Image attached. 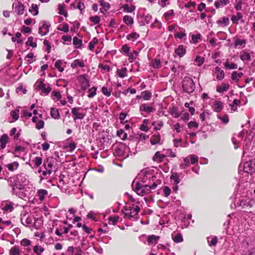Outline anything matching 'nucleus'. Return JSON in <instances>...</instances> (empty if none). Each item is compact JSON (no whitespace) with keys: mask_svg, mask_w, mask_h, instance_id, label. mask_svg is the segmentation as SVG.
<instances>
[{"mask_svg":"<svg viewBox=\"0 0 255 255\" xmlns=\"http://www.w3.org/2000/svg\"><path fill=\"white\" fill-rule=\"evenodd\" d=\"M214 109L216 112H220L223 108V103L220 101H215L214 103Z\"/></svg>","mask_w":255,"mask_h":255,"instance_id":"393cba45","label":"nucleus"},{"mask_svg":"<svg viewBox=\"0 0 255 255\" xmlns=\"http://www.w3.org/2000/svg\"><path fill=\"white\" fill-rule=\"evenodd\" d=\"M208 243L210 246H215L217 243V238L216 237L211 238V240H208Z\"/></svg>","mask_w":255,"mask_h":255,"instance_id":"052dcab7","label":"nucleus"},{"mask_svg":"<svg viewBox=\"0 0 255 255\" xmlns=\"http://www.w3.org/2000/svg\"><path fill=\"white\" fill-rule=\"evenodd\" d=\"M165 197H168L171 193V189L168 186H164L163 189Z\"/></svg>","mask_w":255,"mask_h":255,"instance_id":"338daca9","label":"nucleus"},{"mask_svg":"<svg viewBox=\"0 0 255 255\" xmlns=\"http://www.w3.org/2000/svg\"><path fill=\"white\" fill-rule=\"evenodd\" d=\"M134 191L139 196H143L150 192V188L148 185H144L137 182L135 184Z\"/></svg>","mask_w":255,"mask_h":255,"instance_id":"20e7f679","label":"nucleus"},{"mask_svg":"<svg viewBox=\"0 0 255 255\" xmlns=\"http://www.w3.org/2000/svg\"><path fill=\"white\" fill-rule=\"evenodd\" d=\"M65 5L64 4H60L58 5L59 14L63 15L65 17L68 16L67 12L64 10Z\"/></svg>","mask_w":255,"mask_h":255,"instance_id":"72a5a7b5","label":"nucleus"},{"mask_svg":"<svg viewBox=\"0 0 255 255\" xmlns=\"http://www.w3.org/2000/svg\"><path fill=\"white\" fill-rule=\"evenodd\" d=\"M98 43V39L96 37L93 38L92 41L89 43V49L93 50L95 47V45Z\"/></svg>","mask_w":255,"mask_h":255,"instance_id":"a18cd8bd","label":"nucleus"},{"mask_svg":"<svg viewBox=\"0 0 255 255\" xmlns=\"http://www.w3.org/2000/svg\"><path fill=\"white\" fill-rule=\"evenodd\" d=\"M191 159V163L194 164L198 161V157L194 154H190L187 157Z\"/></svg>","mask_w":255,"mask_h":255,"instance_id":"bf43d9fd","label":"nucleus"},{"mask_svg":"<svg viewBox=\"0 0 255 255\" xmlns=\"http://www.w3.org/2000/svg\"><path fill=\"white\" fill-rule=\"evenodd\" d=\"M21 221L23 225L27 226L31 224L32 219L28 213L25 212L21 215Z\"/></svg>","mask_w":255,"mask_h":255,"instance_id":"1a4fd4ad","label":"nucleus"},{"mask_svg":"<svg viewBox=\"0 0 255 255\" xmlns=\"http://www.w3.org/2000/svg\"><path fill=\"white\" fill-rule=\"evenodd\" d=\"M19 254L20 250L18 247H13L10 250L9 255H19Z\"/></svg>","mask_w":255,"mask_h":255,"instance_id":"58836bf2","label":"nucleus"},{"mask_svg":"<svg viewBox=\"0 0 255 255\" xmlns=\"http://www.w3.org/2000/svg\"><path fill=\"white\" fill-rule=\"evenodd\" d=\"M192 40L194 43H196L198 42V39H200L201 35L200 34H192L191 36Z\"/></svg>","mask_w":255,"mask_h":255,"instance_id":"0e129e2a","label":"nucleus"},{"mask_svg":"<svg viewBox=\"0 0 255 255\" xmlns=\"http://www.w3.org/2000/svg\"><path fill=\"white\" fill-rule=\"evenodd\" d=\"M138 53L136 51H133V52L129 53L127 56H128V60L129 62H132L133 61L136 59L138 56Z\"/></svg>","mask_w":255,"mask_h":255,"instance_id":"e433bc0d","label":"nucleus"},{"mask_svg":"<svg viewBox=\"0 0 255 255\" xmlns=\"http://www.w3.org/2000/svg\"><path fill=\"white\" fill-rule=\"evenodd\" d=\"M240 58L243 61L250 60L251 59V56L249 53L247 52H244L240 56Z\"/></svg>","mask_w":255,"mask_h":255,"instance_id":"8fccbe9b","label":"nucleus"},{"mask_svg":"<svg viewBox=\"0 0 255 255\" xmlns=\"http://www.w3.org/2000/svg\"><path fill=\"white\" fill-rule=\"evenodd\" d=\"M122 51L127 56L129 54V47L127 44H125L122 47Z\"/></svg>","mask_w":255,"mask_h":255,"instance_id":"13d9d810","label":"nucleus"},{"mask_svg":"<svg viewBox=\"0 0 255 255\" xmlns=\"http://www.w3.org/2000/svg\"><path fill=\"white\" fill-rule=\"evenodd\" d=\"M3 210L5 211L11 212L13 210V204L12 203H9L5 205Z\"/></svg>","mask_w":255,"mask_h":255,"instance_id":"680f3d73","label":"nucleus"},{"mask_svg":"<svg viewBox=\"0 0 255 255\" xmlns=\"http://www.w3.org/2000/svg\"><path fill=\"white\" fill-rule=\"evenodd\" d=\"M38 197L40 201H43L46 195H47L48 192L45 189H40L38 191Z\"/></svg>","mask_w":255,"mask_h":255,"instance_id":"b1692460","label":"nucleus"},{"mask_svg":"<svg viewBox=\"0 0 255 255\" xmlns=\"http://www.w3.org/2000/svg\"><path fill=\"white\" fill-rule=\"evenodd\" d=\"M255 204V201L252 199H243L240 202V206L243 209L251 208Z\"/></svg>","mask_w":255,"mask_h":255,"instance_id":"6e6552de","label":"nucleus"},{"mask_svg":"<svg viewBox=\"0 0 255 255\" xmlns=\"http://www.w3.org/2000/svg\"><path fill=\"white\" fill-rule=\"evenodd\" d=\"M127 68L124 67L122 69H118L117 74L120 78H123L127 76Z\"/></svg>","mask_w":255,"mask_h":255,"instance_id":"c756f323","label":"nucleus"},{"mask_svg":"<svg viewBox=\"0 0 255 255\" xmlns=\"http://www.w3.org/2000/svg\"><path fill=\"white\" fill-rule=\"evenodd\" d=\"M89 19L91 21L93 22L95 24H97L99 23L101 18L100 16L95 15L93 16H91L89 18Z\"/></svg>","mask_w":255,"mask_h":255,"instance_id":"864d4df0","label":"nucleus"},{"mask_svg":"<svg viewBox=\"0 0 255 255\" xmlns=\"http://www.w3.org/2000/svg\"><path fill=\"white\" fill-rule=\"evenodd\" d=\"M7 141L8 136L5 134H3L0 137V143L1 144L0 146L1 149H4L5 147V145Z\"/></svg>","mask_w":255,"mask_h":255,"instance_id":"4be33fe9","label":"nucleus"},{"mask_svg":"<svg viewBox=\"0 0 255 255\" xmlns=\"http://www.w3.org/2000/svg\"><path fill=\"white\" fill-rule=\"evenodd\" d=\"M54 162V159L53 157L49 156L47 157L43 162V165L45 169H48L52 171L53 163Z\"/></svg>","mask_w":255,"mask_h":255,"instance_id":"9b49d317","label":"nucleus"},{"mask_svg":"<svg viewBox=\"0 0 255 255\" xmlns=\"http://www.w3.org/2000/svg\"><path fill=\"white\" fill-rule=\"evenodd\" d=\"M185 162L184 163H181L180 165V167L182 169H184L189 166V159L188 157L184 158L183 159Z\"/></svg>","mask_w":255,"mask_h":255,"instance_id":"de8ad7c7","label":"nucleus"},{"mask_svg":"<svg viewBox=\"0 0 255 255\" xmlns=\"http://www.w3.org/2000/svg\"><path fill=\"white\" fill-rule=\"evenodd\" d=\"M165 155L161 154L159 151H157L153 157V160L154 161L160 162L165 158Z\"/></svg>","mask_w":255,"mask_h":255,"instance_id":"a211bd4d","label":"nucleus"},{"mask_svg":"<svg viewBox=\"0 0 255 255\" xmlns=\"http://www.w3.org/2000/svg\"><path fill=\"white\" fill-rule=\"evenodd\" d=\"M224 66L226 68L229 69H236L238 68V65L237 64L234 63L230 64L228 61H227L225 63Z\"/></svg>","mask_w":255,"mask_h":255,"instance_id":"f704fd0d","label":"nucleus"},{"mask_svg":"<svg viewBox=\"0 0 255 255\" xmlns=\"http://www.w3.org/2000/svg\"><path fill=\"white\" fill-rule=\"evenodd\" d=\"M35 85L38 90L41 91L42 94L45 95H47L51 90V87L49 85L46 86V85L43 83L42 79L38 80L36 82Z\"/></svg>","mask_w":255,"mask_h":255,"instance_id":"39448f33","label":"nucleus"},{"mask_svg":"<svg viewBox=\"0 0 255 255\" xmlns=\"http://www.w3.org/2000/svg\"><path fill=\"white\" fill-rule=\"evenodd\" d=\"M141 96L144 100H149L151 97V93L148 91H144L141 93Z\"/></svg>","mask_w":255,"mask_h":255,"instance_id":"a19ab883","label":"nucleus"},{"mask_svg":"<svg viewBox=\"0 0 255 255\" xmlns=\"http://www.w3.org/2000/svg\"><path fill=\"white\" fill-rule=\"evenodd\" d=\"M139 37V35L137 34L136 32H132L129 35H128L127 38L128 40H131L132 41H134Z\"/></svg>","mask_w":255,"mask_h":255,"instance_id":"603ef678","label":"nucleus"},{"mask_svg":"<svg viewBox=\"0 0 255 255\" xmlns=\"http://www.w3.org/2000/svg\"><path fill=\"white\" fill-rule=\"evenodd\" d=\"M82 40L81 39H79L77 37H74L73 39V43L74 45L75 48H79L81 47Z\"/></svg>","mask_w":255,"mask_h":255,"instance_id":"2f4dec72","label":"nucleus"},{"mask_svg":"<svg viewBox=\"0 0 255 255\" xmlns=\"http://www.w3.org/2000/svg\"><path fill=\"white\" fill-rule=\"evenodd\" d=\"M170 114L175 118H177L180 116V114L178 113L176 108H172L170 111Z\"/></svg>","mask_w":255,"mask_h":255,"instance_id":"69168bd1","label":"nucleus"},{"mask_svg":"<svg viewBox=\"0 0 255 255\" xmlns=\"http://www.w3.org/2000/svg\"><path fill=\"white\" fill-rule=\"evenodd\" d=\"M204 58L200 56H197L195 59V61L197 63L198 66H200L204 62Z\"/></svg>","mask_w":255,"mask_h":255,"instance_id":"4d7b16f0","label":"nucleus"},{"mask_svg":"<svg viewBox=\"0 0 255 255\" xmlns=\"http://www.w3.org/2000/svg\"><path fill=\"white\" fill-rule=\"evenodd\" d=\"M33 38L32 37H29L28 38V40L26 42V45L27 46H31L33 48L36 47L37 44L36 43L33 42Z\"/></svg>","mask_w":255,"mask_h":255,"instance_id":"09e8293b","label":"nucleus"},{"mask_svg":"<svg viewBox=\"0 0 255 255\" xmlns=\"http://www.w3.org/2000/svg\"><path fill=\"white\" fill-rule=\"evenodd\" d=\"M27 177L25 174L21 173L8 179V185L12 188L13 194L16 195L21 198L25 197L21 190L23 189V184L27 180Z\"/></svg>","mask_w":255,"mask_h":255,"instance_id":"f257e3e1","label":"nucleus"},{"mask_svg":"<svg viewBox=\"0 0 255 255\" xmlns=\"http://www.w3.org/2000/svg\"><path fill=\"white\" fill-rule=\"evenodd\" d=\"M50 115L51 117L54 119H59L60 118V114L58 109L54 108H51Z\"/></svg>","mask_w":255,"mask_h":255,"instance_id":"5701e85b","label":"nucleus"},{"mask_svg":"<svg viewBox=\"0 0 255 255\" xmlns=\"http://www.w3.org/2000/svg\"><path fill=\"white\" fill-rule=\"evenodd\" d=\"M77 66L80 67H85V64L83 61L80 60L79 59H75L73 63L71 64V67L74 69L76 68Z\"/></svg>","mask_w":255,"mask_h":255,"instance_id":"412c9836","label":"nucleus"},{"mask_svg":"<svg viewBox=\"0 0 255 255\" xmlns=\"http://www.w3.org/2000/svg\"><path fill=\"white\" fill-rule=\"evenodd\" d=\"M122 8L124 9V10L127 12H132L135 9V7L133 5H131L130 7L127 4H124L122 6Z\"/></svg>","mask_w":255,"mask_h":255,"instance_id":"ea45409f","label":"nucleus"},{"mask_svg":"<svg viewBox=\"0 0 255 255\" xmlns=\"http://www.w3.org/2000/svg\"><path fill=\"white\" fill-rule=\"evenodd\" d=\"M155 109L153 107L148 106L146 104H143L139 107V111L141 112H145L146 113H150L155 111Z\"/></svg>","mask_w":255,"mask_h":255,"instance_id":"2eb2a0df","label":"nucleus"},{"mask_svg":"<svg viewBox=\"0 0 255 255\" xmlns=\"http://www.w3.org/2000/svg\"><path fill=\"white\" fill-rule=\"evenodd\" d=\"M100 4L102 6L104 11L108 10L110 8V4L104 0H100L99 1Z\"/></svg>","mask_w":255,"mask_h":255,"instance_id":"c9c22d12","label":"nucleus"},{"mask_svg":"<svg viewBox=\"0 0 255 255\" xmlns=\"http://www.w3.org/2000/svg\"><path fill=\"white\" fill-rule=\"evenodd\" d=\"M159 239V236L152 235L148 236L147 238V241L149 245H155Z\"/></svg>","mask_w":255,"mask_h":255,"instance_id":"dca6fc26","label":"nucleus"},{"mask_svg":"<svg viewBox=\"0 0 255 255\" xmlns=\"http://www.w3.org/2000/svg\"><path fill=\"white\" fill-rule=\"evenodd\" d=\"M32 161L34 163L35 166L38 167L42 164V159L40 157L36 156L32 160Z\"/></svg>","mask_w":255,"mask_h":255,"instance_id":"49530a36","label":"nucleus"},{"mask_svg":"<svg viewBox=\"0 0 255 255\" xmlns=\"http://www.w3.org/2000/svg\"><path fill=\"white\" fill-rule=\"evenodd\" d=\"M12 7L14 9V11L18 15H20L23 14L24 10V6L21 2L18 1L14 2L12 4Z\"/></svg>","mask_w":255,"mask_h":255,"instance_id":"0eeeda50","label":"nucleus"},{"mask_svg":"<svg viewBox=\"0 0 255 255\" xmlns=\"http://www.w3.org/2000/svg\"><path fill=\"white\" fill-rule=\"evenodd\" d=\"M161 65V61L159 59L152 60L150 63V66L154 68H159Z\"/></svg>","mask_w":255,"mask_h":255,"instance_id":"c85d7f7f","label":"nucleus"},{"mask_svg":"<svg viewBox=\"0 0 255 255\" xmlns=\"http://www.w3.org/2000/svg\"><path fill=\"white\" fill-rule=\"evenodd\" d=\"M139 210L140 208L138 205L129 207L125 206L122 211V213L124 214L125 218L135 221L137 219V215Z\"/></svg>","mask_w":255,"mask_h":255,"instance_id":"f03ea898","label":"nucleus"},{"mask_svg":"<svg viewBox=\"0 0 255 255\" xmlns=\"http://www.w3.org/2000/svg\"><path fill=\"white\" fill-rule=\"evenodd\" d=\"M244 171L248 173H253L255 172V167L252 166L251 162H246L244 164Z\"/></svg>","mask_w":255,"mask_h":255,"instance_id":"f8f14e48","label":"nucleus"},{"mask_svg":"<svg viewBox=\"0 0 255 255\" xmlns=\"http://www.w3.org/2000/svg\"><path fill=\"white\" fill-rule=\"evenodd\" d=\"M117 134L119 136L122 140H125L127 137V134L125 133L124 131L120 129L117 131Z\"/></svg>","mask_w":255,"mask_h":255,"instance_id":"79ce46f5","label":"nucleus"},{"mask_svg":"<svg viewBox=\"0 0 255 255\" xmlns=\"http://www.w3.org/2000/svg\"><path fill=\"white\" fill-rule=\"evenodd\" d=\"M182 87L186 92L192 93L195 89V83L191 78L185 77L182 81Z\"/></svg>","mask_w":255,"mask_h":255,"instance_id":"7ed1b4c3","label":"nucleus"},{"mask_svg":"<svg viewBox=\"0 0 255 255\" xmlns=\"http://www.w3.org/2000/svg\"><path fill=\"white\" fill-rule=\"evenodd\" d=\"M183 67L182 66L178 65L177 63H176V64H174L173 66H172L171 68V70L173 72H176L178 70L181 69L183 70Z\"/></svg>","mask_w":255,"mask_h":255,"instance_id":"e2e57ef3","label":"nucleus"},{"mask_svg":"<svg viewBox=\"0 0 255 255\" xmlns=\"http://www.w3.org/2000/svg\"><path fill=\"white\" fill-rule=\"evenodd\" d=\"M57 29L60 31H62L64 32H68L69 31V25L67 23H64L61 25H60L58 28Z\"/></svg>","mask_w":255,"mask_h":255,"instance_id":"c03bdc74","label":"nucleus"},{"mask_svg":"<svg viewBox=\"0 0 255 255\" xmlns=\"http://www.w3.org/2000/svg\"><path fill=\"white\" fill-rule=\"evenodd\" d=\"M29 11L33 15H37L38 14V7L36 4H32L29 9Z\"/></svg>","mask_w":255,"mask_h":255,"instance_id":"a878e982","label":"nucleus"},{"mask_svg":"<svg viewBox=\"0 0 255 255\" xmlns=\"http://www.w3.org/2000/svg\"><path fill=\"white\" fill-rule=\"evenodd\" d=\"M102 92L104 95L107 97H109L111 96L112 90L109 91L107 87H103L102 88Z\"/></svg>","mask_w":255,"mask_h":255,"instance_id":"774afa93","label":"nucleus"},{"mask_svg":"<svg viewBox=\"0 0 255 255\" xmlns=\"http://www.w3.org/2000/svg\"><path fill=\"white\" fill-rule=\"evenodd\" d=\"M123 21L128 25H131L133 23V19L129 15H125L123 17Z\"/></svg>","mask_w":255,"mask_h":255,"instance_id":"bb28decb","label":"nucleus"},{"mask_svg":"<svg viewBox=\"0 0 255 255\" xmlns=\"http://www.w3.org/2000/svg\"><path fill=\"white\" fill-rule=\"evenodd\" d=\"M230 3L229 0H219L215 2V6L218 8L220 7H223Z\"/></svg>","mask_w":255,"mask_h":255,"instance_id":"6ab92c4d","label":"nucleus"},{"mask_svg":"<svg viewBox=\"0 0 255 255\" xmlns=\"http://www.w3.org/2000/svg\"><path fill=\"white\" fill-rule=\"evenodd\" d=\"M18 163L16 162H14L12 163L7 164V167L9 170L13 171L15 169H16L18 167Z\"/></svg>","mask_w":255,"mask_h":255,"instance_id":"37998d69","label":"nucleus"},{"mask_svg":"<svg viewBox=\"0 0 255 255\" xmlns=\"http://www.w3.org/2000/svg\"><path fill=\"white\" fill-rule=\"evenodd\" d=\"M62 62L61 60H57L55 64V67L58 69L60 72H63L64 70L63 68L61 67Z\"/></svg>","mask_w":255,"mask_h":255,"instance_id":"6e6d98bb","label":"nucleus"},{"mask_svg":"<svg viewBox=\"0 0 255 255\" xmlns=\"http://www.w3.org/2000/svg\"><path fill=\"white\" fill-rule=\"evenodd\" d=\"M229 18L226 16L223 17L221 19H219L217 21L218 24H223L224 26H227L229 24Z\"/></svg>","mask_w":255,"mask_h":255,"instance_id":"473e14b6","label":"nucleus"},{"mask_svg":"<svg viewBox=\"0 0 255 255\" xmlns=\"http://www.w3.org/2000/svg\"><path fill=\"white\" fill-rule=\"evenodd\" d=\"M80 109V108H73L72 109L71 113L73 115L75 116V117H73V120L74 121H76L77 120H82L84 119L86 116L85 114L78 112V111Z\"/></svg>","mask_w":255,"mask_h":255,"instance_id":"9d476101","label":"nucleus"},{"mask_svg":"<svg viewBox=\"0 0 255 255\" xmlns=\"http://www.w3.org/2000/svg\"><path fill=\"white\" fill-rule=\"evenodd\" d=\"M175 53L179 57H182L185 55L186 49L183 45H179L178 48L175 49Z\"/></svg>","mask_w":255,"mask_h":255,"instance_id":"ddd939ff","label":"nucleus"},{"mask_svg":"<svg viewBox=\"0 0 255 255\" xmlns=\"http://www.w3.org/2000/svg\"><path fill=\"white\" fill-rule=\"evenodd\" d=\"M96 90H97V88L95 87H93L92 88L90 89L88 91L89 93V94L88 96V97L89 98L94 97L96 94Z\"/></svg>","mask_w":255,"mask_h":255,"instance_id":"5fc2aeb1","label":"nucleus"},{"mask_svg":"<svg viewBox=\"0 0 255 255\" xmlns=\"http://www.w3.org/2000/svg\"><path fill=\"white\" fill-rule=\"evenodd\" d=\"M160 136L159 133L152 135L150 140V142L152 145L160 143Z\"/></svg>","mask_w":255,"mask_h":255,"instance_id":"aec40b11","label":"nucleus"},{"mask_svg":"<svg viewBox=\"0 0 255 255\" xmlns=\"http://www.w3.org/2000/svg\"><path fill=\"white\" fill-rule=\"evenodd\" d=\"M229 88V84L226 83H222L221 85L217 86L216 91L219 93H223V92L227 91Z\"/></svg>","mask_w":255,"mask_h":255,"instance_id":"f3484780","label":"nucleus"},{"mask_svg":"<svg viewBox=\"0 0 255 255\" xmlns=\"http://www.w3.org/2000/svg\"><path fill=\"white\" fill-rule=\"evenodd\" d=\"M10 116L14 120V121H17L19 118V110L12 111L10 112Z\"/></svg>","mask_w":255,"mask_h":255,"instance_id":"3c124183","label":"nucleus"},{"mask_svg":"<svg viewBox=\"0 0 255 255\" xmlns=\"http://www.w3.org/2000/svg\"><path fill=\"white\" fill-rule=\"evenodd\" d=\"M172 239L176 243H181L183 241L182 236L181 234H177L175 235H172Z\"/></svg>","mask_w":255,"mask_h":255,"instance_id":"cd10ccee","label":"nucleus"},{"mask_svg":"<svg viewBox=\"0 0 255 255\" xmlns=\"http://www.w3.org/2000/svg\"><path fill=\"white\" fill-rule=\"evenodd\" d=\"M170 179L174 181V185H177L180 183V180L177 173H173L170 176Z\"/></svg>","mask_w":255,"mask_h":255,"instance_id":"7c9ffc66","label":"nucleus"},{"mask_svg":"<svg viewBox=\"0 0 255 255\" xmlns=\"http://www.w3.org/2000/svg\"><path fill=\"white\" fill-rule=\"evenodd\" d=\"M50 24H47L45 21H42L39 23L38 33L42 36L46 35L49 32Z\"/></svg>","mask_w":255,"mask_h":255,"instance_id":"423d86ee","label":"nucleus"},{"mask_svg":"<svg viewBox=\"0 0 255 255\" xmlns=\"http://www.w3.org/2000/svg\"><path fill=\"white\" fill-rule=\"evenodd\" d=\"M214 73L216 75V78L218 80H221L224 79L225 73L219 67L215 68Z\"/></svg>","mask_w":255,"mask_h":255,"instance_id":"4468645a","label":"nucleus"},{"mask_svg":"<svg viewBox=\"0 0 255 255\" xmlns=\"http://www.w3.org/2000/svg\"><path fill=\"white\" fill-rule=\"evenodd\" d=\"M243 17V15L240 12H238L237 15H233L231 17V20L232 22L234 23L238 24V20L241 19Z\"/></svg>","mask_w":255,"mask_h":255,"instance_id":"4c0bfd02","label":"nucleus"}]
</instances>
